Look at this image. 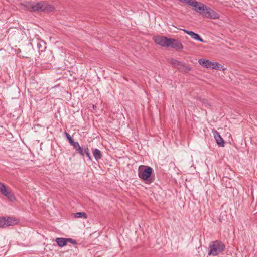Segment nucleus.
Segmentation results:
<instances>
[{
	"instance_id": "1",
	"label": "nucleus",
	"mask_w": 257,
	"mask_h": 257,
	"mask_svg": "<svg viewBox=\"0 0 257 257\" xmlns=\"http://www.w3.org/2000/svg\"><path fill=\"white\" fill-rule=\"evenodd\" d=\"M153 169L150 166H140L139 167L138 176L145 183L150 184L154 182L155 176H152Z\"/></svg>"
},
{
	"instance_id": "2",
	"label": "nucleus",
	"mask_w": 257,
	"mask_h": 257,
	"mask_svg": "<svg viewBox=\"0 0 257 257\" xmlns=\"http://www.w3.org/2000/svg\"><path fill=\"white\" fill-rule=\"evenodd\" d=\"M225 247V245L220 241H212L209 245L208 255L216 256L222 252Z\"/></svg>"
},
{
	"instance_id": "3",
	"label": "nucleus",
	"mask_w": 257,
	"mask_h": 257,
	"mask_svg": "<svg viewBox=\"0 0 257 257\" xmlns=\"http://www.w3.org/2000/svg\"><path fill=\"white\" fill-rule=\"evenodd\" d=\"M31 11H52L55 8L53 6L45 2H40L37 3L31 4L29 6Z\"/></svg>"
},
{
	"instance_id": "4",
	"label": "nucleus",
	"mask_w": 257,
	"mask_h": 257,
	"mask_svg": "<svg viewBox=\"0 0 257 257\" xmlns=\"http://www.w3.org/2000/svg\"><path fill=\"white\" fill-rule=\"evenodd\" d=\"M168 62L171 64L173 67L185 72H187L191 70L190 67L186 65L185 63L173 58L168 59Z\"/></svg>"
},
{
	"instance_id": "5",
	"label": "nucleus",
	"mask_w": 257,
	"mask_h": 257,
	"mask_svg": "<svg viewBox=\"0 0 257 257\" xmlns=\"http://www.w3.org/2000/svg\"><path fill=\"white\" fill-rule=\"evenodd\" d=\"M190 6H191L194 8V11L197 13H199L204 16L205 11L207 10V7L204 4L197 2L195 0H193L191 4H189Z\"/></svg>"
},
{
	"instance_id": "6",
	"label": "nucleus",
	"mask_w": 257,
	"mask_h": 257,
	"mask_svg": "<svg viewBox=\"0 0 257 257\" xmlns=\"http://www.w3.org/2000/svg\"><path fill=\"white\" fill-rule=\"evenodd\" d=\"M153 39L155 42L158 45L162 47H169L170 38H168L167 37L156 36L153 37Z\"/></svg>"
},
{
	"instance_id": "7",
	"label": "nucleus",
	"mask_w": 257,
	"mask_h": 257,
	"mask_svg": "<svg viewBox=\"0 0 257 257\" xmlns=\"http://www.w3.org/2000/svg\"><path fill=\"white\" fill-rule=\"evenodd\" d=\"M55 241L56 242L58 246L60 247H62L66 245L68 242H70L74 245L77 244V242L72 238H57Z\"/></svg>"
},
{
	"instance_id": "8",
	"label": "nucleus",
	"mask_w": 257,
	"mask_h": 257,
	"mask_svg": "<svg viewBox=\"0 0 257 257\" xmlns=\"http://www.w3.org/2000/svg\"><path fill=\"white\" fill-rule=\"evenodd\" d=\"M0 192L3 195L7 197L9 199L14 198V196L13 194L9 191L7 188L6 186L2 183L0 182Z\"/></svg>"
},
{
	"instance_id": "9",
	"label": "nucleus",
	"mask_w": 257,
	"mask_h": 257,
	"mask_svg": "<svg viewBox=\"0 0 257 257\" xmlns=\"http://www.w3.org/2000/svg\"><path fill=\"white\" fill-rule=\"evenodd\" d=\"M169 44V47L170 46L173 48L176 49V50H182L183 49V45L177 39L170 38Z\"/></svg>"
},
{
	"instance_id": "10",
	"label": "nucleus",
	"mask_w": 257,
	"mask_h": 257,
	"mask_svg": "<svg viewBox=\"0 0 257 257\" xmlns=\"http://www.w3.org/2000/svg\"><path fill=\"white\" fill-rule=\"evenodd\" d=\"M212 133L214 135V138L216 140V143L219 147H224V142L223 139L221 137L220 134L216 130H213Z\"/></svg>"
},
{
	"instance_id": "11",
	"label": "nucleus",
	"mask_w": 257,
	"mask_h": 257,
	"mask_svg": "<svg viewBox=\"0 0 257 257\" xmlns=\"http://www.w3.org/2000/svg\"><path fill=\"white\" fill-rule=\"evenodd\" d=\"M204 16L207 18H212L215 19L218 18L219 16L218 13L213 10H211L209 7H207V10L205 11Z\"/></svg>"
},
{
	"instance_id": "12",
	"label": "nucleus",
	"mask_w": 257,
	"mask_h": 257,
	"mask_svg": "<svg viewBox=\"0 0 257 257\" xmlns=\"http://www.w3.org/2000/svg\"><path fill=\"white\" fill-rule=\"evenodd\" d=\"M183 30L185 33L189 35L191 38L194 40H198L200 42H203L204 40L197 33H194L193 31H188L185 29H181Z\"/></svg>"
},
{
	"instance_id": "13",
	"label": "nucleus",
	"mask_w": 257,
	"mask_h": 257,
	"mask_svg": "<svg viewBox=\"0 0 257 257\" xmlns=\"http://www.w3.org/2000/svg\"><path fill=\"white\" fill-rule=\"evenodd\" d=\"M5 222H6L5 227L8 226H12L17 224L18 223L17 219L10 217H5Z\"/></svg>"
},
{
	"instance_id": "14",
	"label": "nucleus",
	"mask_w": 257,
	"mask_h": 257,
	"mask_svg": "<svg viewBox=\"0 0 257 257\" xmlns=\"http://www.w3.org/2000/svg\"><path fill=\"white\" fill-rule=\"evenodd\" d=\"M200 65L205 68H211L212 66V62L205 60L204 59H200L198 61Z\"/></svg>"
},
{
	"instance_id": "15",
	"label": "nucleus",
	"mask_w": 257,
	"mask_h": 257,
	"mask_svg": "<svg viewBox=\"0 0 257 257\" xmlns=\"http://www.w3.org/2000/svg\"><path fill=\"white\" fill-rule=\"evenodd\" d=\"M92 153L94 158L97 161L100 159L102 157L101 151L98 149H94Z\"/></svg>"
},
{
	"instance_id": "16",
	"label": "nucleus",
	"mask_w": 257,
	"mask_h": 257,
	"mask_svg": "<svg viewBox=\"0 0 257 257\" xmlns=\"http://www.w3.org/2000/svg\"><path fill=\"white\" fill-rule=\"evenodd\" d=\"M74 217L76 218H83L86 219L87 215L84 212H77L74 214Z\"/></svg>"
},
{
	"instance_id": "17",
	"label": "nucleus",
	"mask_w": 257,
	"mask_h": 257,
	"mask_svg": "<svg viewBox=\"0 0 257 257\" xmlns=\"http://www.w3.org/2000/svg\"><path fill=\"white\" fill-rule=\"evenodd\" d=\"M84 151L85 152V154H86L87 157L88 158L89 160H92V158L90 155L89 149L87 146H84Z\"/></svg>"
},
{
	"instance_id": "18",
	"label": "nucleus",
	"mask_w": 257,
	"mask_h": 257,
	"mask_svg": "<svg viewBox=\"0 0 257 257\" xmlns=\"http://www.w3.org/2000/svg\"><path fill=\"white\" fill-rule=\"evenodd\" d=\"M70 145L73 146L76 151H77L81 147L79 143L77 142H75L74 141H73V142L71 144H70Z\"/></svg>"
},
{
	"instance_id": "19",
	"label": "nucleus",
	"mask_w": 257,
	"mask_h": 257,
	"mask_svg": "<svg viewBox=\"0 0 257 257\" xmlns=\"http://www.w3.org/2000/svg\"><path fill=\"white\" fill-rule=\"evenodd\" d=\"M77 153L79 154L83 158L84 157L85 152L84 151V146L81 147L77 151Z\"/></svg>"
},
{
	"instance_id": "20",
	"label": "nucleus",
	"mask_w": 257,
	"mask_h": 257,
	"mask_svg": "<svg viewBox=\"0 0 257 257\" xmlns=\"http://www.w3.org/2000/svg\"><path fill=\"white\" fill-rule=\"evenodd\" d=\"M64 134L67 138V139L68 140V142H69L70 144H71L73 141H74L73 139L72 138V137H71V136L69 134H68L67 132H64Z\"/></svg>"
},
{
	"instance_id": "21",
	"label": "nucleus",
	"mask_w": 257,
	"mask_h": 257,
	"mask_svg": "<svg viewBox=\"0 0 257 257\" xmlns=\"http://www.w3.org/2000/svg\"><path fill=\"white\" fill-rule=\"evenodd\" d=\"M37 48L38 49L39 52H43L44 50L46 48V47L45 46H43V48L42 47V46L41 44L39 42L37 43Z\"/></svg>"
},
{
	"instance_id": "22",
	"label": "nucleus",
	"mask_w": 257,
	"mask_h": 257,
	"mask_svg": "<svg viewBox=\"0 0 257 257\" xmlns=\"http://www.w3.org/2000/svg\"><path fill=\"white\" fill-rule=\"evenodd\" d=\"M5 217H0V227H5Z\"/></svg>"
},
{
	"instance_id": "23",
	"label": "nucleus",
	"mask_w": 257,
	"mask_h": 257,
	"mask_svg": "<svg viewBox=\"0 0 257 257\" xmlns=\"http://www.w3.org/2000/svg\"><path fill=\"white\" fill-rule=\"evenodd\" d=\"M212 66L211 67V68H212V69H219V66H220V65L219 64L217 63H213V62H212Z\"/></svg>"
},
{
	"instance_id": "24",
	"label": "nucleus",
	"mask_w": 257,
	"mask_h": 257,
	"mask_svg": "<svg viewBox=\"0 0 257 257\" xmlns=\"http://www.w3.org/2000/svg\"><path fill=\"white\" fill-rule=\"evenodd\" d=\"M92 107L93 109H95L96 108V106L95 105H93Z\"/></svg>"
}]
</instances>
